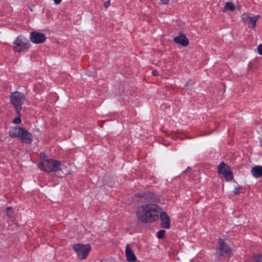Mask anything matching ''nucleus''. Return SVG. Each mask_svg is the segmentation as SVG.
Returning <instances> with one entry per match:
<instances>
[{
	"label": "nucleus",
	"instance_id": "f257e3e1",
	"mask_svg": "<svg viewBox=\"0 0 262 262\" xmlns=\"http://www.w3.org/2000/svg\"><path fill=\"white\" fill-rule=\"evenodd\" d=\"M161 208L155 203L143 204L138 207L136 215L142 223H152L158 220Z\"/></svg>",
	"mask_w": 262,
	"mask_h": 262
},
{
	"label": "nucleus",
	"instance_id": "f03ea898",
	"mask_svg": "<svg viewBox=\"0 0 262 262\" xmlns=\"http://www.w3.org/2000/svg\"><path fill=\"white\" fill-rule=\"evenodd\" d=\"M13 48L16 52H23L27 51L29 47V41L24 36L19 35L14 40Z\"/></svg>",
	"mask_w": 262,
	"mask_h": 262
},
{
	"label": "nucleus",
	"instance_id": "7ed1b4c3",
	"mask_svg": "<svg viewBox=\"0 0 262 262\" xmlns=\"http://www.w3.org/2000/svg\"><path fill=\"white\" fill-rule=\"evenodd\" d=\"M51 164L54 167L55 170H53L52 172L55 173L57 176L62 177L71 173L69 164L61 163L55 160Z\"/></svg>",
	"mask_w": 262,
	"mask_h": 262
},
{
	"label": "nucleus",
	"instance_id": "20e7f679",
	"mask_svg": "<svg viewBox=\"0 0 262 262\" xmlns=\"http://www.w3.org/2000/svg\"><path fill=\"white\" fill-rule=\"evenodd\" d=\"M25 100L24 94L18 91H16L11 94L10 101L13 105L15 107L17 113L19 114L21 110V105Z\"/></svg>",
	"mask_w": 262,
	"mask_h": 262
},
{
	"label": "nucleus",
	"instance_id": "39448f33",
	"mask_svg": "<svg viewBox=\"0 0 262 262\" xmlns=\"http://www.w3.org/2000/svg\"><path fill=\"white\" fill-rule=\"evenodd\" d=\"M218 173L221 178H224L226 181L233 179V174L230 167L224 162H221L217 166Z\"/></svg>",
	"mask_w": 262,
	"mask_h": 262
},
{
	"label": "nucleus",
	"instance_id": "423d86ee",
	"mask_svg": "<svg viewBox=\"0 0 262 262\" xmlns=\"http://www.w3.org/2000/svg\"><path fill=\"white\" fill-rule=\"evenodd\" d=\"M74 250L77 254L78 257L80 259H84L89 255L91 247L90 245L75 244L73 246Z\"/></svg>",
	"mask_w": 262,
	"mask_h": 262
},
{
	"label": "nucleus",
	"instance_id": "0eeeda50",
	"mask_svg": "<svg viewBox=\"0 0 262 262\" xmlns=\"http://www.w3.org/2000/svg\"><path fill=\"white\" fill-rule=\"evenodd\" d=\"M260 15H252L248 13H244L242 15V20L243 23L247 24L249 28H255L257 19Z\"/></svg>",
	"mask_w": 262,
	"mask_h": 262
},
{
	"label": "nucleus",
	"instance_id": "6e6552de",
	"mask_svg": "<svg viewBox=\"0 0 262 262\" xmlns=\"http://www.w3.org/2000/svg\"><path fill=\"white\" fill-rule=\"evenodd\" d=\"M217 252L220 255H226L228 257L231 255V250L227 244L221 238L219 239Z\"/></svg>",
	"mask_w": 262,
	"mask_h": 262
},
{
	"label": "nucleus",
	"instance_id": "1a4fd4ad",
	"mask_svg": "<svg viewBox=\"0 0 262 262\" xmlns=\"http://www.w3.org/2000/svg\"><path fill=\"white\" fill-rule=\"evenodd\" d=\"M55 160L51 159H43L42 161L38 164L39 168L47 172H52L54 169V167L51 164V163H54Z\"/></svg>",
	"mask_w": 262,
	"mask_h": 262
},
{
	"label": "nucleus",
	"instance_id": "9d476101",
	"mask_svg": "<svg viewBox=\"0 0 262 262\" xmlns=\"http://www.w3.org/2000/svg\"><path fill=\"white\" fill-rule=\"evenodd\" d=\"M30 38L33 43L39 44L43 43L46 40V37L43 33L33 31L30 33Z\"/></svg>",
	"mask_w": 262,
	"mask_h": 262
},
{
	"label": "nucleus",
	"instance_id": "9b49d317",
	"mask_svg": "<svg viewBox=\"0 0 262 262\" xmlns=\"http://www.w3.org/2000/svg\"><path fill=\"white\" fill-rule=\"evenodd\" d=\"M160 215L161 226L164 228H169L170 221L168 214L165 212L161 211Z\"/></svg>",
	"mask_w": 262,
	"mask_h": 262
},
{
	"label": "nucleus",
	"instance_id": "f8f14e48",
	"mask_svg": "<svg viewBox=\"0 0 262 262\" xmlns=\"http://www.w3.org/2000/svg\"><path fill=\"white\" fill-rule=\"evenodd\" d=\"M19 138L21 141L31 143L32 141L33 136L30 133L24 129Z\"/></svg>",
	"mask_w": 262,
	"mask_h": 262
},
{
	"label": "nucleus",
	"instance_id": "ddd939ff",
	"mask_svg": "<svg viewBox=\"0 0 262 262\" xmlns=\"http://www.w3.org/2000/svg\"><path fill=\"white\" fill-rule=\"evenodd\" d=\"M24 128L15 126L10 128L9 132V136L12 138H19Z\"/></svg>",
	"mask_w": 262,
	"mask_h": 262
},
{
	"label": "nucleus",
	"instance_id": "4468645a",
	"mask_svg": "<svg viewBox=\"0 0 262 262\" xmlns=\"http://www.w3.org/2000/svg\"><path fill=\"white\" fill-rule=\"evenodd\" d=\"M125 252L127 261L135 262L136 260V257L128 244L126 246Z\"/></svg>",
	"mask_w": 262,
	"mask_h": 262
},
{
	"label": "nucleus",
	"instance_id": "2eb2a0df",
	"mask_svg": "<svg viewBox=\"0 0 262 262\" xmlns=\"http://www.w3.org/2000/svg\"><path fill=\"white\" fill-rule=\"evenodd\" d=\"M174 41L183 46H186L189 43V41L184 35H180L174 38Z\"/></svg>",
	"mask_w": 262,
	"mask_h": 262
},
{
	"label": "nucleus",
	"instance_id": "dca6fc26",
	"mask_svg": "<svg viewBox=\"0 0 262 262\" xmlns=\"http://www.w3.org/2000/svg\"><path fill=\"white\" fill-rule=\"evenodd\" d=\"M251 173L255 178H259L262 176V166L256 165L251 169Z\"/></svg>",
	"mask_w": 262,
	"mask_h": 262
},
{
	"label": "nucleus",
	"instance_id": "f3484780",
	"mask_svg": "<svg viewBox=\"0 0 262 262\" xmlns=\"http://www.w3.org/2000/svg\"><path fill=\"white\" fill-rule=\"evenodd\" d=\"M235 9V6L234 4L232 2H228L225 4L224 9L225 10H229L230 11H233Z\"/></svg>",
	"mask_w": 262,
	"mask_h": 262
},
{
	"label": "nucleus",
	"instance_id": "a211bd4d",
	"mask_svg": "<svg viewBox=\"0 0 262 262\" xmlns=\"http://www.w3.org/2000/svg\"><path fill=\"white\" fill-rule=\"evenodd\" d=\"M244 192V189L243 187H235L233 190V193L235 194H239Z\"/></svg>",
	"mask_w": 262,
	"mask_h": 262
},
{
	"label": "nucleus",
	"instance_id": "6ab92c4d",
	"mask_svg": "<svg viewBox=\"0 0 262 262\" xmlns=\"http://www.w3.org/2000/svg\"><path fill=\"white\" fill-rule=\"evenodd\" d=\"M21 122V118H20V113L18 114V117H17L16 118L14 119L13 121V122L14 123V124H20Z\"/></svg>",
	"mask_w": 262,
	"mask_h": 262
},
{
	"label": "nucleus",
	"instance_id": "aec40b11",
	"mask_svg": "<svg viewBox=\"0 0 262 262\" xmlns=\"http://www.w3.org/2000/svg\"><path fill=\"white\" fill-rule=\"evenodd\" d=\"M165 232V231L164 230H161L157 232L158 237L160 238L163 237Z\"/></svg>",
	"mask_w": 262,
	"mask_h": 262
},
{
	"label": "nucleus",
	"instance_id": "412c9836",
	"mask_svg": "<svg viewBox=\"0 0 262 262\" xmlns=\"http://www.w3.org/2000/svg\"><path fill=\"white\" fill-rule=\"evenodd\" d=\"M7 215L10 217L12 215V208L11 207H8L7 208Z\"/></svg>",
	"mask_w": 262,
	"mask_h": 262
},
{
	"label": "nucleus",
	"instance_id": "4be33fe9",
	"mask_svg": "<svg viewBox=\"0 0 262 262\" xmlns=\"http://www.w3.org/2000/svg\"><path fill=\"white\" fill-rule=\"evenodd\" d=\"M257 52L259 54L262 55V44H260L258 46Z\"/></svg>",
	"mask_w": 262,
	"mask_h": 262
},
{
	"label": "nucleus",
	"instance_id": "5701e85b",
	"mask_svg": "<svg viewBox=\"0 0 262 262\" xmlns=\"http://www.w3.org/2000/svg\"><path fill=\"white\" fill-rule=\"evenodd\" d=\"M193 83V81L192 80H189L185 84L186 88H189V84H192Z\"/></svg>",
	"mask_w": 262,
	"mask_h": 262
},
{
	"label": "nucleus",
	"instance_id": "b1692460",
	"mask_svg": "<svg viewBox=\"0 0 262 262\" xmlns=\"http://www.w3.org/2000/svg\"><path fill=\"white\" fill-rule=\"evenodd\" d=\"M111 5L110 1L108 0L106 2H105L104 4V6L105 8L108 7Z\"/></svg>",
	"mask_w": 262,
	"mask_h": 262
},
{
	"label": "nucleus",
	"instance_id": "393cba45",
	"mask_svg": "<svg viewBox=\"0 0 262 262\" xmlns=\"http://www.w3.org/2000/svg\"><path fill=\"white\" fill-rule=\"evenodd\" d=\"M161 1L163 4H167L169 0H161Z\"/></svg>",
	"mask_w": 262,
	"mask_h": 262
},
{
	"label": "nucleus",
	"instance_id": "a878e982",
	"mask_svg": "<svg viewBox=\"0 0 262 262\" xmlns=\"http://www.w3.org/2000/svg\"><path fill=\"white\" fill-rule=\"evenodd\" d=\"M152 73L154 76H157L158 75V72L157 70H153Z\"/></svg>",
	"mask_w": 262,
	"mask_h": 262
},
{
	"label": "nucleus",
	"instance_id": "bb28decb",
	"mask_svg": "<svg viewBox=\"0 0 262 262\" xmlns=\"http://www.w3.org/2000/svg\"><path fill=\"white\" fill-rule=\"evenodd\" d=\"M53 1H54V2L56 4H60L61 3L62 0H53Z\"/></svg>",
	"mask_w": 262,
	"mask_h": 262
},
{
	"label": "nucleus",
	"instance_id": "cd10ccee",
	"mask_svg": "<svg viewBox=\"0 0 262 262\" xmlns=\"http://www.w3.org/2000/svg\"><path fill=\"white\" fill-rule=\"evenodd\" d=\"M257 261H259V262H262V256H259L257 257Z\"/></svg>",
	"mask_w": 262,
	"mask_h": 262
},
{
	"label": "nucleus",
	"instance_id": "c85d7f7f",
	"mask_svg": "<svg viewBox=\"0 0 262 262\" xmlns=\"http://www.w3.org/2000/svg\"><path fill=\"white\" fill-rule=\"evenodd\" d=\"M237 8L238 9H241V6H238Z\"/></svg>",
	"mask_w": 262,
	"mask_h": 262
}]
</instances>
